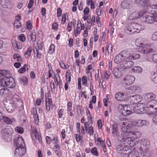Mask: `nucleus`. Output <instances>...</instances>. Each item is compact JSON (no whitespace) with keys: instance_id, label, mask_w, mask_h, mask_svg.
I'll return each mask as SVG.
<instances>
[{"instance_id":"obj_9","label":"nucleus","mask_w":157,"mask_h":157,"mask_svg":"<svg viewBox=\"0 0 157 157\" xmlns=\"http://www.w3.org/2000/svg\"><path fill=\"white\" fill-rule=\"evenodd\" d=\"M9 99L15 105H17L16 106L18 107L21 108L23 107V103L20 100L19 97L17 95L15 94Z\"/></svg>"},{"instance_id":"obj_19","label":"nucleus","mask_w":157,"mask_h":157,"mask_svg":"<svg viewBox=\"0 0 157 157\" xmlns=\"http://www.w3.org/2000/svg\"><path fill=\"white\" fill-rule=\"evenodd\" d=\"M11 94V91L7 88H2L0 90V95L4 98H9Z\"/></svg>"},{"instance_id":"obj_49","label":"nucleus","mask_w":157,"mask_h":157,"mask_svg":"<svg viewBox=\"0 0 157 157\" xmlns=\"http://www.w3.org/2000/svg\"><path fill=\"white\" fill-rule=\"evenodd\" d=\"M15 131L16 132L20 133H22L24 132L23 128L20 127H17L15 128Z\"/></svg>"},{"instance_id":"obj_22","label":"nucleus","mask_w":157,"mask_h":157,"mask_svg":"<svg viewBox=\"0 0 157 157\" xmlns=\"http://www.w3.org/2000/svg\"><path fill=\"white\" fill-rule=\"evenodd\" d=\"M152 104L149 105V106L148 107L149 108H152V110H153V112L151 111L149 114L152 115L155 114L157 110V101L154 100L153 101Z\"/></svg>"},{"instance_id":"obj_56","label":"nucleus","mask_w":157,"mask_h":157,"mask_svg":"<svg viewBox=\"0 0 157 157\" xmlns=\"http://www.w3.org/2000/svg\"><path fill=\"white\" fill-rule=\"evenodd\" d=\"M151 78L155 83H157V74L154 73V75L151 76Z\"/></svg>"},{"instance_id":"obj_45","label":"nucleus","mask_w":157,"mask_h":157,"mask_svg":"<svg viewBox=\"0 0 157 157\" xmlns=\"http://www.w3.org/2000/svg\"><path fill=\"white\" fill-rule=\"evenodd\" d=\"M62 17V23L63 24H64L66 22L67 17H68V15L67 13H65L63 14Z\"/></svg>"},{"instance_id":"obj_50","label":"nucleus","mask_w":157,"mask_h":157,"mask_svg":"<svg viewBox=\"0 0 157 157\" xmlns=\"http://www.w3.org/2000/svg\"><path fill=\"white\" fill-rule=\"evenodd\" d=\"M118 71V70L117 68H114L113 71V73L116 78H118L119 76Z\"/></svg>"},{"instance_id":"obj_60","label":"nucleus","mask_w":157,"mask_h":157,"mask_svg":"<svg viewBox=\"0 0 157 157\" xmlns=\"http://www.w3.org/2000/svg\"><path fill=\"white\" fill-rule=\"evenodd\" d=\"M151 39L153 41H157V32H155L153 34Z\"/></svg>"},{"instance_id":"obj_31","label":"nucleus","mask_w":157,"mask_h":157,"mask_svg":"<svg viewBox=\"0 0 157 157\" xmlns=\"http://www.w3.org/2000/svg\"><path fill=\"white\" fill-rule=\"evenodd\" d=\"M50 105H52V99L51 98H48L46 100V107L48 111L50 110Z\"/></svg>"},{"instance_id":"obj_2","label":"nucleus","mask_w":157,"mask_h":157,"mask_svg":"<svg viewBox=\"0 0 157 157\" xmlns=\"http://www.w3.org/2000/svg\"><path fill=\"white\" fill-rule=\"evenodd\" d=\"M13 131L11 128H9L6 127L2 129L1 133L2 137L6 142H10L12 140L11 134Z\"/></svg>"},{"instance_id":"obj_29","label":"nucleus","mask_w":157,"mask_h":157,"mask_svg":"<svg viewBox=\"0 0 157 157\" xmlns=\"http://www.w3.org/2000/svg\"><path fill=\"white\" fill-rule=\"evenodd\" d=\"M36 33H30L29 34H28V40L29 42L32 41V42H34L36 40Z\"/></svg>"},{"instance_id":"obj_6","label":"nucleus","mask_w":157,"mask_h":157,"mask_svg":"<svg viewBox=\"0 0 157 157\" xmlns=\"http://www.w3.org/2000/svg\"><path fill=\"white\" fill-rule=\"evenodd\" d=\"M150 143L147 140L143 139L140 142V150L141 152L146 153L149 148Z\"/></svg>"},{"instance_id":"obj_24","label":"nucleus","mask_w":157,"mask_h":157,"mask_svg":"<svg viewBox=\"0 0 157 157\" xmlns=\"http://www.w3.org/2000/svg\"><path fill=\"white\" fill-rule=\"evenodd\" d=\"M116 99L118 101H123L125 100L124 94L121 92L117 93L115 95Z\"/></svg>"},{"instance_id":"obj_37","label":"nucleus","mask_w":157,"mask_h":157,"mask_svg":"<svg viewBox=\"0 0 157 157\" xmlns=\"http://www.w3.org/2000/svg\"><path fill=\"white\" fill-rule=\"evenodd\" d=\"M134 26L130 25L126 29V31L127 33H135V29L134 28Z\"/></svg>"},{"instance_id":"obj_20","label":"nucleus","mask_w":157,"mask_h":157,"mask_svg":"<svg viewBox=\"0 0 157 157\" xmlns=\"http://www.w3.org/2000/svg\"><path fill=\"white\" fill-rule=\"evenodd\" d=\"M120 55L123 58V60L124 59H131L132 57V56L130 55V52L127 50H124L120 53Z\"/></svg>"},{"instance_id":"obj_21","label":"nucleus","mask_w":157,"mask_h":157,"mask_svg":"<svg viewBox=\"0 0 157 157\" xmlns=\"http://www.w3.org/2000/svg\"><path fill=\"white\" fill-rule=\"evenodd\" d=\"M80 23L79 24V22H78V24L77 25V28L76 29L74 30V36L76 37L78 34H79L81 30H83L84 29L85 27L84 24L82 25H83V28H82V26L81 23L80 21Z\"/></svg>"},{"instance_id":"obj_15","label":"nucleus","mask_w":157,"mask_h":157,"mask_svg":"<svg viewBox=\"0 0 157 157\" xmlns=\"http://www.w3.org/2000/svg\"><path fill=\"white\" fill-rule=\"evenodd\" d=\"M6 86L10 88H13L15 87L16 84L13 78L10 76L7 78Z\"/></svg>"},{"instance_id":"obj_16","label":"nucleus","mask_w":157,"mask_h":157,"mask_svg":"<svg viewBox=\"0 0 157 157\" xmlns=\"http://www.w3.org/2000/svg\"><path fill=\"white\" fill-rule=\"evenodd\" d=\"M84 124L86 133L90 136H92L94 133L93 127L92 126H90L89 124H88V122H85Z\"/></svg>"},{"instance_id":"obj_41","label":"nucleus","mask_w":157,"mask_h":157,"mask_svg":"<svg viewBox=\"0 0 157 157\" xmlns=\"http://www.w3.org/2000/svg\"><path fill=\"white\" fill-rule=\"evenodd\" d=\"M16 105L13 106H7V107H5L7 111L9 113L12 112L14 110L15 108Z\"/></svg>"},{"instance_id":"obj_12","label":"nucleus","mask_w":157,"mask_h":157,"mask_svg":"<svg viewBox=\"0 0 157 157\" xmlns=\"http://www.w3.org/2000/svg\"><path fill=\"white\" fill-rule=\"evenodd\" d=\"M135 78L132 75H127L123 78V83L126 85H130L134 82Z\"/></svg>"},{"instance_id":"obj_18","label":"nucleus","mask_w":157,"mask_h":157,"mask_svg":"<svg viewBox=\"0 0 157 157\" xmlns=\"http://www.w3.org/2000/svg\"><path fill=\"white\" fill-rule=\"evenodd\" d=\"M132 2L131 0H124L121 2V6L124 9H128L131 6Z\"/></svg>"},{"instance_id":"obj_5","label":"nucleus","mask_w":157,"mask_h":157,"mask_svg":"<svg viewBox=\"0 0 157 157\" xmlns=\"http://www.w3.org/2000/svg\"><path fill=\"white\" fill-rule=\"evenodd\" d=\"M117 152L123 155H128V157H131V154L130 153L129 148L124 145H119L117 147Z\"/></svg>"},{"instance_id":"obj_25","label":"nucleus","mask_w":157,"mask_h":157,"mask_svg":"<svg viewBox=\"0 0 157 157\" xmlns=\"http://www.w3.org/2000/svg\"><path fill=\"white\" fill-rule=\"evenodd\" d=\"M130 126L127 125V126H123L121 128V136L122 137L128 135L129 132L128 128Z\"/></svg>"},{"instance_id":"obj_35","label":"nucleus","mask_w":157,"mask_h":157,"mask_svg":"<svg viewBox=\"0 0 157 157\" xmlns=\"http://www.w3.org/2000/svg\"><path fill=\"white\" fill-rule=\"evenodd\" d=\"M28 69L29 68L28 65L25 64L23 67L19 69L18 72L22 74L24 73L26 70L28 71Z\"/></svg>"},{"instance_id":"obj_27","label":"nucleus","mask_w":157,"mask_h":157,"mask_svg":"<svg viewBox=\"0 0 157 157\" xmlns=\"http://www.w3.org/2000/svg\"><path fill=\"white\" fill-rule=\"evenodd\" d=\"M112 134L113 136H115L117 135L118 134V127L117 124L116 123H115L113 124L112 126Z\"/></svg>"},{"instance_id":"obj_40","label":"nucleus","mask_w":157,"mask_h":157,"mask_svg":"<svg viewBox=\"0 0 157 157\" xmlns=\"http://www.w3.org/2000/svg\"><path fill=\"white\" fill-rule=\"evenodd\" d=\"M5 106V107H7V106H10L14 105H15L13 102H12V101L10 99H7L6 100V102L4 103Z\"/></svg>"},{"instance_id":"obj_14","label":"nucleus","mask_w":157,"mask_h":157,"mask_svg":"<svg viewBox=\"0 0 157 157\" xmlns=\"http://www.w3.org/2000/svg\"><path fill=\"white\" fill-rule=\"evenodd\" d=\"M146 13V12L144 10L141 11L140 12L135 11L130 14V17L131 18V19H136L143 16Z\"/></svg>"},{"instance_id":"obj_61","label":"nucleus","mask_w":157,"mask_h":157,"mask_svg":"<svg viewBox=\"0 0 157 157\" xmlns=\"http://www.w3.org/2000/svg\"><path fill=\"white\" fill-rule=\"evenodd\" d=\"M132 58L130 59H136L140 58V55L139 54H135L133 56H132Z\"/></svg>"},{"instance_id":"obj_44","label":"nucleus","mask_w":157,"mask_h":157,"mask_svg":"<svg viewBox=\"0 0 157 157\" xmlns=\"http://www.w3.org/2000/svg\"><path fill=\"white\" fill-rule=\"evenodd\" d=\"M150 5V1L149 0H142L141 6H148Z\"/></svg>"},{"instance_id":"obj_63","label":"nucleus","mask_w":157,"mask_h":157,"mask_svg":"<svg viewBox=\"0 0 157 157\" xmlns=\"http://www.w3.org/2000/svg\"><path fill=\"white\" fill-rule=\"evenodd\" d=\"M72 24V22L71 21L68 23L67 29L68 32H70L71 30Z\"/></svg>"},{"instance_id":"obj_17","label":"nucleus","mask_w":157,"mask_h":157,"mask_svg":"<svg viewBox=\"0 0 157 157\" xmlns=\"http://www.w3.org/2000/svg\"><path fill=\"white\" fill-rule=\"evenodd\" d=\"M130 59H124L122 60V65L124 69H129L134 64V62Z\"/></svg>"},{"instance_id":"obj_43","label":"nucleus","mask_w":157,"mask_h":157,"mask_svg":"<svg viewBox=\"0 0 157 157\" xmlns=\"http://www.w3.org/2000/svg\"><path fill=\"white\" fill-rule=\"evenodd\" d=\"M130 89L133 91L138 93L140 91V88L137 86H132L130 87Z\"/></svg>"},{"instance_id":"obj_47","label":"nucleus","mask_w":157,"mask_h":157,"mask_svg":"<svg viewBox=\"0 0 157 157\" xmlns=\"http://www.w3.org/2000/svg\"><path fill=\"white\" fill-rule=\"evenodd\" d=\"M132 134L136 136V138L140 137L141 136V133L139 131H134L132 132Z\"/></svg>"},{"instance_id":"obj_23","label":"nucleus","mask_w":157,"mask_h":157,"mask_svg":"<svg viewBox=\"0 0 157 157\" xmlns=\"http://www.w3.org/2000/svg\"><path fill=\"white\" fill-rule=\"evenodd\" d=\"M2 117V119L7 124H12L13 123L16 122V120L14 118L10 119L7 117L4 116L3 114Z\"/></svg>"},{"instance_id":"obj_8","label":"nucleus","mask_w":157,"mask_h":157,"mask_svg":"<svg viewBox=\"0 0 157 157\" xmlns=\"http://www.w3.org/2000/svg\"><path fill=\"white\" fill-rule=\"evenodd\" d=\"M137 40H136V44L137 46H139L140 47L141 46L142 47L141 50L142 51V52L144 54H147L152 52L153 50L152 48H151L149 44H146L145 45H144V47H143L142 46L143 44L142 43H140V45H138V44H137Z\"/></svg>"},{"instance_id":"obj_62","label":"nucleus","mask_w":157,"mask_h":157,"mask_svg":"<svg viewBox=\"0 0 157 157\" xmlns=\"http://www.w3.org/2000/svg\"><path fill=\"white\" fill-rule=\"evenodd\" d=\"M3 6L4 7L8 9H11L12 7V4L10 2L6 3L5 5H3Z\"/></svg>"},{"instance_id":"obj_54","label":"nucleus","mask_w":157,"mask_h":157,"mask_svg":"<svg viewBox=\"0 0 157 157\" xmlns=\"http://www.w3.org/2000/svg\"><path fill=\"white\" fill-rule=\"evenodd\" d=\"M132 113V111L128 109H125L124 111H123V114L124 115L126 116L129 115Z\"/></svg>"},{"instance_id":"obj_48","label":"nucleus","mask_w":157,"mask_h":157,"mask_svg":"<svg viewBox=\"0 0 157 157\" xmlns=\"http://www.w3.org/2000/svg\"><path fill=\"white\" fill-rule=\"evenodd\" d=\"M92 154L94 155L98 156V153L97 151L96 147H94L91 150Z\"/></svg>"},{"instance_id":"obj_36","label":"nucleus","mask_w":157,"mask_h":157,"mask_svg":"<svg viewBox=\"0 0 157 157\" xmlns=\"http://www.w3.org/2000/svg\"><path fill=\"white\" fill-rule=\"evenodd\" d=\"M121 56L120 55L119 53V54L117 55L115 57L114 60V61L115 63H119L121 62L122 61Z\"/></svg>"},{"instance_id":"obj_52","label":"nucleus","mask_w":157,"mask_h":157,"mask_svg":"<svg viewBox=\"0 0 157 157\" xmlns=\"http://www.w3.org/2000/svg\"><path fill=\"white\" fill-rule=\"evenodd\" d=\"M71 73L66 72V79L67 82L69 83L71 81Z\"/></svg>"},{"instance_id":"obj_10","label":"nucleus","mask_w":157,"mask_h":157,"mask_svg":"<svg viewBox=\"0 0 157 157\" xmlns=\"http://www.w3.org/2000/svg\"><path fill=\"white\" fill-rule=\"evenodd\" d=\"M26 147H16L14 154V157H21L23 156L26 152Z\"/></svg>"},{"instance_id":"obj_11","label":"nucleus","mask_w":157,"mask_h":157,"mask_svg":"<svg viewBox=\"0 0 157 157\" xmlns=\"http://www.w3.org/2000/svg\"><path fill=\"white\" fill-rule=\"evenodd\" d=\"M131 124L134 126L140 127L147 124H148V122L146 120L137 119L131 121Z\"/></svg>"},{"instance_id":"obj_59","label":"nucleus","mask_w":157,"mask_h":157,"mask_svg":"<svg viewBox=\"0 0 157 157\" xmlns=\"http://www.w3.org/2000/svg\"><path fill=\"white\" fill-rule=\"evenodd\" d=\"M36 57L39 59L41 58L42 56L41 52L39 51V50H37V49H36Z\"/></svg>"},{"instance_id":"obj_32","label":"nucleus","mask_w":157,"mask_h":157,"mask_svg":"<svg viewBox=\"0 0 157 157\" xmlns=\"http://www.w3.org/2000/svg\"><path fill=\"white\" fill-rule=\"evenodd\" d=\"M54 150L58 157L60 156V148L59 145L56 144L54 145Z\"/></svg>"},{"instance_id":"obj_42","label":"nucleus","mask_w":157,"mask_h":157,"mask_svg":"<svg viewBox=\"0 0 157 157\" xmlns=\"http://www.w3.org/2000/svg\"><path fill=\"white\" fill-rule=\"evenodd\" d=\"M134 28L135 29V32L139 33L141 30V28L140 25L138 24L135 25L134 26Z\"/></svg>"},{"instance_id":"obj_26","label":"nucleus","mask_w":157,"mask_h":157,"mask_svg":"<svg viewBox=\"0 0 157 157\" xmlns=\"http://www.w3.org/2000/svg\"><path fill=\"white\" fill-rule=\"evenodd\" d=\"M33 131L34 133L35 138L36 140H37L40 143H42V140L41 138V136L40 134L39 133L37 130L36 127L35 126L33 127Z\"/></svg>"},{"instance_id":"obj_7","label":"nucleus","mask_w":157,"mask_h":157,"mask_svg":"<svg viewBox=\"0 0 157 157\" xmlns=\"http://www.w3.org/2000/svg\"><path fill=\"white\" fill-rule=\"evenodd\" d=\"M14 145L16 147H25V146L23 139L22 137L19 135L15 137L14 139Z\"/></svg>"},{"instance_id":"obj_57","label":"nucleus","mask_w":157,"mask_h":157,"mask_svg":"<svg viewBox=\"0 0 157 157\" xmlns=\"http://www.w3.org/2000/svg\"><path fill=\"white\" fill-rule=\"evenodd\" d=\"M51 92L52 93H54L55 91V85L53 81H52L51 82Z\"/></svg>"},{"instance_id":"obj_58","label":"nucleus","mask_w":157,"mask_h":157,"mask_svg":"<svg viewBox=\"0 0 157 157\" xmlns=\"http://www.w3.org/2000/svg\"><path fill=\"white\" fill-rule=\"evenodd\" d=\"M18 39L19 40L23 42L25 41V36L23 34H21L19 36Z\"/></svg>"},{"instance_id":"obj_51","label":"nucleus","mask_w":157,"mask_h":157,"mask_svg":"<svg viewBox=\"0 0 157 157\" xmlns=\"http://www.w3.org/2000/svg\"><path fill=\"white\" fill-rule=\"evenodd\" d=\"M55 46L54 44H52L50 47L49 52L50 54L53 53L55 52Z\"/></svg>"},{"instance_id":"obj_13","label":"nucleus","mask_w":157,"mask_h":157,"mask_svg":"<svg viewBox=\"0 0 157 157\" xmlns=\"http://www.w3.org/2000/svg\"><path fill=\"white\" fill-rule=\"evenodd\" d=\"M144 96L145 101L148 102L154 101L156 98L155 94L152 92L145 94Z\"/></svg>"},{"instance_id":"obj_39","label":"nucleus","mask_w":157,"mask_h":157,"mask_svg":"<svg viewBox=\"0 0 157 157\" xmlns=\"http://www.w3.org/2000/svg\"><path fill=\"white\" fill-rule=\"evenodd\" d=\"M57 75L59 77V81H58V80L57 77H56V75H54V81L56 83V85L58 86V85H59V84H61L62 82L61 80L60 79V76L59 74H57L56 75Z\"/></svg>"},{"instance_id":"obj_64","label":"nucleus","mask_w":157,"mask_h":157,"mask_svg":"<svg viewBox=\"0 0 157 157\" xmlns=\"http://www.w3.org/2000/svg\"><path fill=\"white\" fill-rule=\"evenodd\" d=\"M75 136L76 141L77 142H79L81 140V137L80 134H76L75 135Z\"/></svg>"},{"instance_id":"obj_53","label":"nucleus","mask_w":157,"mask_h":157,"mask_svg":"<svg viewBox=\"0 0 157 157\" xmlns=\"http://www.w3.org/2000/svg\"><path fill=\"white\" fill-rule=\"evenodd\" d=\"M14 25L17 28H19L21 26L20 22L18 19L14 21Z\"/></svg>"},{"instance_id":"obj_4","label":"nucleus","mask_w":157,"mask_h":157,"mask_svg":"<svg viewBox=\"0 0 157 157\" xmlns=\"http://www.w3.org/2000/svg\"><path fill=\"white\" fill-rule=\"evenodd\" d=\"M150 13L154 15L150 16L146 15L143 17L142 21L146 24H152L154 22H157V12L155 11H151Z\"/></svg>"},{"instance_id":"obj_3","label":"nucleus","mask_w":157,"mask_h":157,"mask_svg":"<svg viewBox=\"0 0 157 157\" xmlns=\"http://www.w3.org/2000/svg\"><path fill=\"white\" fill-rule=\"evenodd\" d=\"M118 139L124 144L127 145L126 146H127L129 148V146L133 147L136 144V140L133 137H128V135L122 137V138L120 137Z\"/></svg>"},{"instance_id":"obj_55","label":"nucleus","mask_w":157,"mask_h":157,"mask_svg":"<svg viewBox=\"0 0 157 157\" xmlns=\"http://www.w3.org/2000/svg\"><path fill=\"white\" fill-rule=\"evenodd\" d=\"M26 26L27 28L29 30H30L32 29V24L31 22L30 21H28L26 22Z\"/></svg>"},{"instance_id":"obj_34","label":"nucleus","mask_w":157,"mask_h":157,"mask_svg":"<svg viewBox=\"0 0 157 157\" xmlns=\"http://www.w3.org/2000/svg\"><path fill=\"white\" fill-rule=\"evenodd\" d=\"M7 77L4 76L0 79V87H5L6 86Z\"/></svg>"},{"instance_id":"obj_46","label":"nucleus","mask_w":157,"mask_h":157,"mask_svg":"<svg viewBox=\"0 0 157 157\" xmlns=\"http://www.w3.org/2000/svg\"><path fill=\"white\" fill-rule=\"evenodd\" d=\"M52 142L54 144V145L58 144L59 141L56 136H55L53 138H52Z\"/></svg>"},{"instance_id":"obj_33","label":"nucleus","mask_w":157,"mask_h":157,"mask_svg":"<svg viewBox=\"0 0 157 157\" xmlns=\"http://www.w3.org/2000/svg\"><path fill=\"white\" fill-rule=\"evenodd\" d=\"M32 50L31 47H29L24 54V56L25 58L29 59L30 58Z\"/></svg>"},{"instance_id":"obj_38","label":"nucleus","mask_w":157,"mask_h":157,"mask_svg":"<svg viewBox=\"0 0 157 157\" xmlns=\"http://www.w3.org/2000/svg\"><path fill=\"white\" fill-rule=\"evenodd\" d=\"M13 59H14L16 60L15 61L22 62V59L20 55L17 53L14 54L13 55Z\"/></svg>"},{"instance_id":"obj_1","label":"nucleus","mask_w":157,"mask_h":157,"mask_svg":"<svg viewBox=\"0 0 157 157\" xmlns=\"http://www.w3.org/2000/svg\"><path fill=\"white\" fill-rule=\"evenodd\" d=\"M130 98L131 100L129 103L130 107H131L132 108V107H133V109H132V110L137 113L141 114L143 113V109H142L141 110H139L138 107L136 105V103L140 101L141 100V96L139 95L136 94L130 96Z\"/></svg>"},{"instance_id":"obj_30","label":"nucleus","mask_w":157,"mask_h":157,"mask_svg":"<svg viewBox=\"0 0 157 157\" xmlns=\"http://www.w3.org/2000/svg\"><path fill=\"white\" fill-rule=\"evenodd\" d=\"M143 71L142 69L139 66H134L131 69V72L136 73H140Z\"/></svg>"},{"instance_id":"obj_28","label":"nucleus","mask_w":157,"mask_h":157,"mask_svg":"<svg viewBox=\"0 0 157 157\" xmlns=\"http://www.w3.org/2000/svg\"><path fill=\"white\" fill-rule=\"evenodd\" d=\"M32 112L33 115V117L35 120V123L37 124L39 122V119L36 108H33L32 110Z\"/></svg>"}]
</instances>
